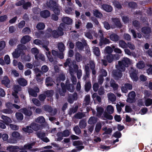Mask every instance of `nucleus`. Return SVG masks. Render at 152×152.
Segmentation results:
<instances>
[{"instance_id": "f257e3e1", "label": "nucleus", "mask_w": 152, "mask_h": 152, "mask_svg": "<svg viewBox=\"0 0 152 152\" xmlns=\"http://www.w3.org/2000/svg\"><path fill=\"white\" fill-rule=\"evenodd\" d=\"M132 61L127 58H123L121 61L118 62V64L116 65V67L118 71H113V76L116 80H118L121 78L122 76V72H123L125 69V67H128L129 65L131 64Z\"/></svg>"}, {"instance_id": "f03ea898", "label": "nucleus", "mask_w": 152, "mask_h": 152, "mask_svg": "<svg viewBox=\"0 0 152 152\" xmlns=\"http://www.w3.org/2000/svg\"><path fill=\"white\" fill-rule=\"evenodd\" d=\"M64 23H61L58 28V31L55 30L52 31L50 28L48 29L46 34V37H50L52 35L54 38H57L59 36L62 35L64 34L63 30L64 28Z\"/></svg>"}, {"instance_id": "7ed1b4c3", "label": "nucleus", "mask_w": 152, "mask_h": 152, "mask_svg": "<svg viewBox=\"0 0 152 152\" xmlns=\"http://www.w3.org/2000/svg\"><path fill=\"white\" fill-rule=\"evenodd\" d=\"M64 66L65 67H66L67 66L69 67V72L71 76V79L72 82L73 84H76L77 79L76 77L73 75V74L75 71L78 69L77 65L74 64V63H72V65L71 59L68 58L64 64Z\"/></svg>"}, {"instance_id": "20e7f679", "label": "nucleus", "mask_w": 152, "mask_h": 152, "mask_svg": "<svg viewBox=\"0 0 152 152\" xmlns=\"http://www.w3.org/2000/svg\"><path fill=\"white\" fill-rule=\"evenodd\" d=\"M46 4L47 7L53 10L56 14L57 15L60 14V7L55 1L51 0L47 1Z\"/></svg>"}, {"instance_id": "39448f33", "label": "nucleus", "mask_w": 152, "mask_h": 152, "mask_svg": "<svg viewBox=\"0 0 152 152\" xmlns=\"http://www.w3.org/2000/svg\"><path fill=\"white\" fill-rule=\"evenodd\" d=\"M106 57H104V59L102 60L103 64L106 66L107 65L106 60L109 63H111L114 60H118L119 57L118 55H113L112 54H109L107 55Z\"/></svg>"}, {"instance_id": "423d86ee", "label": "nucleus", "mask_w": 152, "mask_h": 152, "mask_svg": "<svg viewBox=\"0 0 152 152\" xmlns=\"http://www.w3.org/2000/svg\"><path fill=\"white\" fill-rule=\"evenodd\" d=\"M26 47L23 45H18L17 46V48L12 53L13 58H18L20 56V53L23 52V50L26 49Z\"/></svg>"}, {"instance_id": "0eeeda50", "label": "nucleus", "mask_w": 152, "mask_h": 152, "mask_svg": "<svg viewBox=\"0 0 152 152\" xmlns=\"http://www.w3.org/2000/svg\"><path fill=\"white\" fill-rule=\"evenodd\" d=\"M21 90V87L18 85L15 86L13 88V91L12 93V95L14 97V102L18 104L20 102L18 96L17 94L18 91H20Z\"/></svg>"}, {"instance_id": "6e6552de", "label": "nucleus", "mask_w": 152, "mask_h": 152, "mask_svg": "<svg viewBox=\"0 0 152 152\" xmlns=\"http://www.w3.org/2000/svg\"><path fill=\"white\" fill-rule=\"evenodd\" d=\"M142 32L145 38H148L149 34L151 32L150 28L148 27H143L142 29Z\"/></svg>"}, {"instance_id": "1a4fd4ad", "label": "nucleus", "mask_w": 152, "mask_h": 152, "mask_svg": "<svg viewBox=\"0 0 152 152\" xmlns=\"http://www.w3.org/2000/svg\"><path fill=\"white\" fill-rule=\"evenodd\" d=\"M135 71L132 68L129 71L130 77L134 81H136L138 80V78L137 76L136 73L135 72Z\"/></svg>"}, {"instance_id": "9d476101", "label": "nucleus", "mask_w": 152, "mask_h": 152, "mask_svg": "<svg viewBox=\"0 0 152 152\" xmlns=\"http://www.w3.org/2000/svg\"><path fill=\"white\" fill-rule=\"evenodd\" d=\"M135 96V94L134 91H132L129 93L126 101L129 103H132L134 101Z\"/></svg>"}, {"instance_id": "9b49d317", "label": "nucleus", "mask_w": 152, "mask_h": 152, "mask_svg": "<svg viewBox=\"0 0 152 152\" xmlns=\"http://www.w3.org/2000/svg\"><path fill=\"white\" fill-rule=\"evenodd\" d=\"M20 136V134L18 132H13L12 134V137L11 138V139H13L15 140H11L10 141H9V142L11 143H15L16 142V139L19 138Z\"/></svg>"}, {"instance_id": "f8f14e48", "label": "nucleus", "mask_w": 152, "mask_h": 152, "mask_svg": "<svg viewBox=\"0 0 152 152\" xmlns=\"http://www.w3.org/2000/svg\"><path fill=\"white\" fill-rule=\"evenodd\" d=\"M132 88V86L131 84L127 83L122 87L121 90L123 92L126 93L128 90H131Z\"/></svg>"}, {"instance_id": "ddd939ff", "label": "nucleus", "mask_w": 152, "mask_h": 152, "mask_svg": "<svg viewBox=\"0 0 152 152\" xmlns=\"http://www.w3.org/2000/svg\"><path fill=\"white\" fill-rule=\"evenodd\" d=\"M39 91V88L37 87L34 88V89H29L28 92L30 95L34 97H36L37 96V93Z\"/></svg>"}, {"instance_id": "4468645a", "label": "nucleus", "mask_w": 152, "mask_h": 152, "mask_svg": "<svg viewBox=\"0 0 152 152\" xmlns=\"http://www.w3.org/2000/svg\"><path fill=\"white\" fill-rule=\"evenodd\" d=\"M113 24H114V25L111 26L112 28H114L117 27H121V24L119 19L116 18L113 19Z\"/></svg>"}, {"instance_id": "2eb2a0df", "label": "nucleus", "mask_w": 152, "mask_h": 152, "mask_svg": "<svg viewBox=\"0 0 152 152\" xmlns=\"http://www.w3.org/2000/svg\"><path fill=\"white\" fill-rule=\"evenodd\" d=\"M43 46L45 48V51L46 55H47L49 60L51 62L53 61V59L51 55L50 52L49 51V49L47 48V47L46 46L43 45Z\"/></svg>"}, {"instance_id": "dca6fc26", "label": "nucleus", "mask_w": 152, "mask_h": 152, "mask_svg": "<svg viewBox=\"0 0 152 152\" xmlns=\"http://www.w3.org/2000/svg\"><path fill=\"white\" fill-rule=\"evenodd\" d=\"M73 144L74 146H77V148L79 150H81L84 148V147L82 145V142L80 141H75L73 142Z\"/></svg>"}, {"instance_id": "f3484780", "label": "nucleus", "mask_w": 152, "mask_h": 152, "mask_svg": "<svg viewBox=\"0 0 152 152\" xmlns=\"http://www.w3.org/2000/svg\"><path fill=\"white\" fill-rule=\"evenodd\" d=\"M10 81L7 76H4L1 81L2 83L8 88L10 87Z\"/></svg>"}, {"instance_id": "a211bd4d", "label": "nucleus", "mask_w": 152, "mask_h": 152, "mask_svg": "<svg viewBox=\"0 0 152 152\" xmlns=\"http://www.w3.org/2000/svg\"><path fill=\"white\" fill-rule=\"evenodd\" d=\"M7 150L10 152H17L20 150V148L17 146H11L8 147Z\"/></svg>"}, {"instance_id": "6ab92c4d", "label": "nucleus", "mask_w": 152, "mask_h": 152, "mask_svg": "<svg viewBox=\"0 0 152 152\" xmlns=\"http://www.w3.org/2000/svg\"><path fill=\"white\" fill-rule=\"evenodd\" d=\"M1 118L3 120V122L7 125L12 122L11 119L6 116L2 115L1 116Z\"/></svg>"}, {"instance_id": "aec40b11", "label": "nucleus", "mask_w": 152, "mask_h": 152, "mask_svg": "<svg viewBox=\"0 0 152 152\" xmlns=\"http://www.w3.org/2000/svg\"><path fill=\"white\" fill-rule=\"evenodd\" d=\"M18 83L20 85L22 86H26L27 84V82L23 78H19L17 80Z\"/></svg>"}, {"instance_id": "412c9836", "label": "nucleus", "mask_w": 152, "mask_h": 152, "mask_svg": "<svg viewBox=\"0 0 152 152\" xmlns=\"http://www.w3.org/2000/svg\"><path fill=\"white\" fill-rule=\"evenodd\" d=\"M40 15L42 17L46 18L50 16V13L48 10H45L41 12Z\"/></svg>"}, {"instance_id": "4be33fe9", "label": "nucleus", "mask_w": 152, "mask_h": 152, "mask_svg": "<svg viewBox=\"0 0 152 152\" xmlns=\"http://www.w3.org/2000/svg\"><path fill=\"white\" fill-rule=\"evenodd\" d=\"M31 39V38L28 35H26L23 37L21 39V42L22 43L25 44L29 41Z\"/></svg>"}, {"instance_id": "5701e85b", "label": "nucleus", "mask_w": 152, "mask_h": 152, "mask_svg": "<svg viewBox=\"0 0 152 152\" xmlns=\"http://www.w3.org/2000/svg\"><path fill=\"white\" fill-rule=\"evenodd\" d=\"M102 8L104 10L107 12H110L113 10L112 7L107 4H103L102 5Z\"/></svg>"}, {"instance_id": "b1692460", "label": "nucleus", "mask_w": 152, "mask_h": 152, "mask_svg": "<svg viewBox=\"0 0 152 152\" xmlns=\"http://www.w3.org/2000/svg\"><path fill=\"white\" fill-rule=\"evenodd\" d=\"M108 99L112 102H115L116 99L115 95L113 93H109L107 94Z\"/></svg>"}, {"instance_id": "393cba45", "label": "nucleus", "mask_w": 152, "mask_h": 152, "mask_svg": "<svg viewBox=\"0 0 152 152\" xmlns=\"http://www.w3.org/2000/svg\"><path fill=\"white\" fill-rule=\"evenodd\" d=\"M69 82L68 80L67 81L66 83V85L67 87V88L70 92H73L74 89V86L72 84H69Z\"/></svg>"}, {"instance_id": "a878e982", "label": "nucleus", "mask_w": 152, "mask_h": 152, "mask_svg": "<svg viewBox=\"0 0 152 152\" xmlns=\"http://www.w3.org/2000/svg\"><path fill=\"white\" fill-rule=\"evenodd\" d=\"M35 144V142H33L30 143H28L25 145L24 146V147L22 148V149L30 150L32 148V146H33Z\"/></svg>"}, {"instance_id": "bb28decb", "label": "nucleus", "mask_w": 152, "mask_h": 152, "mask_svg": "<svg viewBox=\"0 0 152 152\" xmlns=\"http://www.w3.org/2000/svg\"><path fill=\"white\" fill-rule=\"evenodd\" d=\"M61 85L62 89L59 90V93L61 96H64L66 91V87L63 83H61Z\"/></svg>"}, {"instance_id": "cd10ccee", "label": "nucleus", "mask_w": 152, "mask_h": 152, "mask_svg": "<svg viewBox=\"0 0 152 152\" xmlns=\"http://www.w3.org/2000/svg\"><path fill=\"white\" fill-rule=\"evenodd\" d=\"M102 130L104 131V132L102 134L103 135L105 134H110L112 133L113 130L111 128L107 129V127H105L102 128Z\"/></svg>"}, {"instance_id": "c85d7f7f", "label": "nucleus", "mask_w": 152, "mask_h": 152, "mask_svg": "<svg viewBox=\"0 0 152 152\" xmlns=\"http://www.w3.org/2000/svg\"><path fill=\"white\" fill-rule=\"evenodd\" d=\"M31 52L32 54L34 55L35 59H38V56L37 55L39 53V50L38 49L36 48H34L31 49Z\"/></svg>"}, {"instance_id": "c756f323", "label": "nucleus", "mask_w": 152, "mask_h": 152, "mask_svg": "<svg viewBox=\"0 0 152 152\" xmlns=\"http://www.w3.org/2000/svg\"><path fill=\"white\" fill-rule=\"evenodd\" d=\"M62 20L64 23L67 24H70L72 23V20L68 17H64Z\"/></svg>"}, {"instance_id": "7c9ffc66", "label": "nucleus", "mask_w": 152, "mask_h": 152, "mask_svg": "<svg viewBox=\"0 0 152 152\" xmlns=\"http://www.w3.org/2000/svg\"><path fill=\"white\" fill-rule=\"evenodd\" d=\"M54 82L49 77H47L46 80V85L47 86H51L53 84Z\"/></svg>"}, {"instance_id": "2f4dec72", "label": "nucleus", "mask_w": 152, "mask_h": 152, "mask_svg": "<svg viewBox=\"0 0 152 152\" xmlns=\"http://www.w3.org/2000/svg\"><path fill=\"white\" fill-rule=\"evenodd\" d=\"M93 52L96 56H99L100 54V51L99 48L97 47L93 48Z\"/></svg>"}, {"instance_id": "473e14b6", "label": "nucleus", "mask_w": 152, "mask_h": 152, "mask_svg": "<svg viewBox=\"0 0 152 152\" xmlns=\"http://www.w3.org/2000/svg\"><path fill=\"white\" fill-rule=\"evenodd\" d=\"M97 121V118L95 117H91L88 121V123L90 124H92L95 123Z\"/></svg>"}, {"instance_id": "72a5a7b5", "label": "nucleus", "mask_w": 152, "mask_h": 152, "mask_svg": "<svg viewBox=\"0 0 152 152\" xmlns=\"http://www.w3.org/2000/svg\"><path fill=\"white\" fill-rule=\"evenodd\" d=\"M93 14L96 17L100 18L102 17V13L97 10H95L93 11Z\"/></svg>"}, {"instance_id": "f704fd0d", "label": "nucleus", "mask_w": 152, "mask_h": 152, "mask_svg": "<svg viewBox=\"0 0 152 152\" xmlns=\"http://www.w3.org/2000/svg\"><path fill=\"white\" fill-rule=\"evenodd\" d=\"M30 128H31L32 130L37 131L39 129L38 125L35 123H32L30 125Z\"/></svg>"}, {"instance_id": "c9c22d12", "label": "nucleus", "mask_w": 152, "mask_h": 152, "mask_svg": "<svg viewBox=\"0 0 152 152\" xmlns=\"http://www.w3.org/2000/svg\"><path fill=\"white\" fill-rule=\"evenodd\" d=\"M110 39L112 41H117L119 39V37L118 35L115 34H112L110 36Z\"/></svg>"}, {"instance_id": "e433bc0d", "label": "nucleus", "mask_w": 152, "mask_h": 152, "mask_svg": "<svg viewBox=\"0 0 152 152\" xmlns=\"http://www.w3.org/2000/svg\"><path fill=\"white\" fill-rule=\"evenodd\" d=\"M21 111L25 115L27 116H30L32 114V112L30 110H27L26 108H23L21 110Z\"/></svg>"}, {"instance_id": "4c0bfd02", "label": "nucleus", "mask_w": 152, "mask_h": 152, "mask_svg": "<svg viewBox=\"0 0 152 152\" xmlns=\"http://www.w3.org/2000/svg\"><path fill=\"white\" fill-rule=\"evenodd\" d=\"M137 67L140 69H141L144 67L145 64L143 61H140L137 64Z\"/></svg>"}, {"instance_id": "58836bf2", "label": "nucleus", "mask_w": 152, "mask_h": 152, "mask_svg": "<svg viewBox=\"0 0 152 152\" xmlns=\"http://www.w3.org/2000/svg\"><path fill=\"white\" fill-rule=\"evenodd\" d=\"M106 110L107 112L110 114L113 113L114 111V108L113 106L111 105H108L107 106Z\"/></svg>"}, {"instance_id": "ea45409f", "label": "nucleus", "mask_w": 152, "mask_h": 152, "mask_svg": "<svg viewBox=\"0 0 152 152\" xmlns=\"http://www.w3.org/2000/svg\"><path fill=\"white\" fill-rule=\"evenodd\" d=\"M77 95L76 94H74L72 96H70L68 99V102L70 103H72L75 100H76L77 99Z\"/></svg>"}, {"instance_id": "a19ab883", "label": "nucleus", "mask_w": 152, "mask_h": 152, "mask_svg": "<svg viewBox=\"0 0 152 152\" xmlns=\"http://www.w3.org/2000/svg\"><path fill=\"white\" fill-rule=\"evenodd\" d=\"M97 114L96 115L98 117H100L102 114L103 110V109L101 107H98L96 108Z\"/></svg>"}, {"instance_id": "79ce46f5", "label": "nucleus", "mask_w": 152, "mask_h": 152, "mask_svg": "<svg viewBox=\"0 0 152 152\" xmlns=\"http://www.w3.org/2000/svg\"><path fill=\"white\" fill-rule=\"evenodd\" d=\"M110 86L114 90L117 89L118 88V85L116 84L113 80H111L110 81Z\"/></svg>"}, {"instance_id": "37998d69", "label": "nucleus", "mask_w": 152, "mask_h": 152, "mask_svg": "<svg viewBox=\"0 0 152 152\" xmlns=\"http://www.w3.org/2000/svg\"><path fill=\"white\" fill-rule=\"evenodd\" d=\"M65 77L64 76L63 74H61L60 76L58 77L56 80V82L57 83V85H58V83H59L60 81H63L65 80Z\"/></svg>"}, {"instance_id": "c03bdc74", "label": "nucleus", "mask_w": 152, "mask_h": 152, "mask_svg": "<svg viewBox=\"0 0 152 152\" xmlns=\"http://www.w3.org/2000/svg\"><path fill=\"white\" fill-rule=\"evenodd\" d=\"M119 46L121 48H124L127 47V44L123 40H121L119 42Z\"/></svg>"}, {"instance_id": "a18cd8bd", "label": "nucleus", "mask_w": 152, "mask_h": 152, "mask_svg": "<svg viewBox=\"0 0 152 152\" xmlns=\"http://www.w3.org/2000/svg\"><path fill=\"white\" fill-rule=\"evenodd\" d=\"M35 121L39 123H43L45 121V119L43 117L40 116L36 119Z\"/></svg>"}, {"instance_id": "49530a36", "label": "nucleus", "mask_w": 152, "mask_h": 152, "mask_svg": "<svg viewBox=\"0 0 152 152\" xmlns=\"http://www.w3.org/2000/svg\"><path fill=\"white\" fill-rule=\"evenodd\" d=\"M131 32L134 38H136L137 37L139 38H141L142 37V35L140 33H137V35L135 31L133 30L132 29L131 30Z\"/></svg>"}, {"instance_id": "de8ad7c7", "label": "nucleus", "mask_w": 152, "mask_h": 152, "mask_svg": "<svg viewBox=\"0 0 152 152\" xmlns=\"http://www.w3.org/2000/svg\"><path fill=\"white\" fill-rule=\"evenodd\" d=\"M45 24L42 23H38L36 26L38 30H42L45 28Z\"/></svg>"}, {"instance_id": "09e8293b", "label": "nucleus", "mask_w": 152, "mask_h": 152, "mask_svg": "<svg viewBox=\"0 0 152 152\" xmlns=\"http://www.w3.org/2000/svg\"><path fill=\"white\" fill-rule=\"evenodd\" d=\"M16 117L18 121H21L23 118V115L20 113H17L15 114Z\"/></svg>"}, {"instance_id": "8fccbe9b", "label": "nucleus", "mask_w": 152, "mask_h": 152, "mask_svg": "<svg viewBox=\"0 0 152 152\" xmlns=\"http://www.w3.org/2000/svg\"><path fill=\"white\" fill-rule=\"evenodd\" d=\"M23 130L26 132L31 133L33 132V130L31 128H30V126H27L26 127L23 128Z\"/></svg>"}, {"instance_id": "3c124183", "label": "nucleus", "mask_w": 152, "mask_h": 152, "mask_svg": "<svg viewBox=\"0 0 152 152\" xmlns=\"http://www.w3.org/2000/svg\"><path fill=\"white\" fill-rule=\"evenodd\" d=\"M58 49L61 52H63L65 50V46L62 43H60L58 45Z\"/></svg>"}, {"instance_id": "603ef678", "label": "nucleus", "mask_w": 152, "mask_h": 152, "mask_svg": "<svg viewBox=\"0 0 152 152\" xmlns=\"http://www.w3.org/2000/svg\"><path fill=\"white\" fill-rule=\"evenodd\" d=\"M4 61L7 64H9L10 63V58L9 56L7 55H5L4 57Z\"/></svg>"}, {"instance_id": "864d4df0", "label": "nucleus", "mask_w": 152, "mask_h": 152, "mask_svg": "<svg viewBox=\"0 0 152 152\" xmlns=\"http://www.w3.org/2000/svg\"><path fill=\"white\" fill-rule=\"evenodd\" d=\"M102 127V124L100 122H98L96 124L95 129V131L97 132H99L100 130Z\"/></svg>"}, {"instance_id": "5fc2aeb1", "label": "nucleus", "mask_w": 152, "mask_h": 152, "mask_svg": "<svg viewBox=\"0 0 152 152\" xmlns=\"http://www.w3.org/2000/svg\"><path fill=\"white\" fill-rule=\"evenodd\" d=\"M75 59L77 62H80L82 60L81 56L78 53H76L75 55Z\"/></svg>"}, {"instance_id": "6e6d98bb", "label": "nucleus", "mask_w": 152, "mask_h": 152, "mask_svg": "<svg viewBox=\"0 0 152 152\" xmlns=\"http://www.w3.org/2000/svg\"><path fill=\"white\" fill-rule=\"evenodd\" d=\"M49 70L48 67L45 65L42 66L41 68V71L42 72L46 73Z\"/></svg>"}, {"instance_id": "4d7b16f0", "label": "nucleus", "mask_w": 152, "mask_h": 152, "mask_svg": "<svg viewBox=\"0 0 152 152\" xmlns=\"http://www.w3.org/2000/svg\"><path fill=\"white\" fill-rule=\"evenodd\" d=\"M145 104L146 106H150L152 104V99H146L145 102Z\"/></svg>"}, {"instance_id": "13d9d810", "label": "nucleus", "mask_w": 152, "mask_h": 152, "mask_svg": "<svg viewBox=\"0 0 152 152\" xmlns=\"http://www.w3.org/2000/svg\"><path fill=\"white\" fill-rule=\"evenodd\" d=\"M31 5V4L30 2H25L24 4L23 5V8L24 9H27L28 8L30 7Z\"/></svg>"}, {"instance_id": "bf43d9fd", "label": "nucleus", "mask_w": 152, "mask_h": 152, "mask_svg": "<svg viewBox=\"0 0 152 152\" xmlns=\"http://www.w3.org/2000/svg\"><path fill=\"white\" fill-rule=\"evenodd\" d=\"M90 102V96L89 95H87L85 97L84 100V104H85L86 105H88L89 103Z\"/></svg>"}, {"instance_id": "052dcab7", "label": "nucleus", "mask_w": 152, "mask_h": 152, "mask_svg": "<svg viewBox=\"0 0 152 152\" xmlns=\"http://www.w3.org/2000/svg\"><path fill=\"white\" fill-rule=\"evenodd\" d=\"M53 94V90H48L45 92L46 96L47 97H50L52 96Z\"/></svg>"}, {"instance_id": "680f3d73", "label": "nucleus", "mask_w": 152, "mask_h": 152, "mask_svg": "<svg viewBox=\"0 0 152 152\" xmlns=\"http://www.w3.org/2000/svg\"><path fill=\"white\" fill-rule=\"evenodd\" d=\"M91 83L89 81L86 83L85 85V90L86 91H88L91 87Z\"/></svg>"}, {"instance_id": "e2e57ef3", "label": "nucleus", "mask_w": 152, "mask_h": 152, "mask_svg": "<svg viewBox=\"0 0 152 152\" xmlns=\"http://www.w3.org/2000/svg\"><path fill=\"white\" fill-rule=\"evenodd\" d=\"M80 127L81 128H84L86 126V123L84 121H81L80 123Z\"/></svg>"}, {"instance_id": "0e129e2a", "label": "nucleus", "mask_w": 152, "mask_h": 152, "mask_svg": "<svg viewBox=\"0 0 152 152\" xmlns=\"http://www.w3.org/2000/svg\"><path fill=\"white\" fill-rule=\"evenodd\" d=\"M76 46L80 50H82L83 48V46L81 42H77L76 43Z\"/></svg>"}, {"instance_id": "69168bd1", "label": "nucleus", "mask_w": 152, "mask_h": 152, "mask_svg": "<svg viewBox=\"0 0 152 152\" xmlns=\"http://www.w3.org/2000/svg\"><path fill=\"white\" fill-rule=\"evenodd\" d=\"M105 51L106 53L110 54L113 52V50L111 47L110 46H107L106 47Z\"/></svg>"}, {"instance_id": "338daca9", "label": "nucleus", "mask_w": 152, "mask_h": 152, "mask_svg": "<svg viewBox=\"0 0 152 152\" xmlns=\"http://www.w3.org/2000/svg\"><path fill=\"white\" fill-rule=\"evenodd\" d=\"M85 115V114L83 113H79L76 114L75 117V118L78 119H80L82 118Z\"/></svg>"}, {"instance_id": "774afa93", "label": "nucleus", "mask_w": 152, "mask_h": 152, "mask_svg": "<svg viewBox=\"0 0 152 152\" xmlns=\"http://www.w3.org/2000/svg\"><path fill=\"white\" fill-rule=\"evenodd\" d=\"M37 137L41 139L45 136V133L44 132H39L37 133Z\"/></svg>"}]
</instances>
